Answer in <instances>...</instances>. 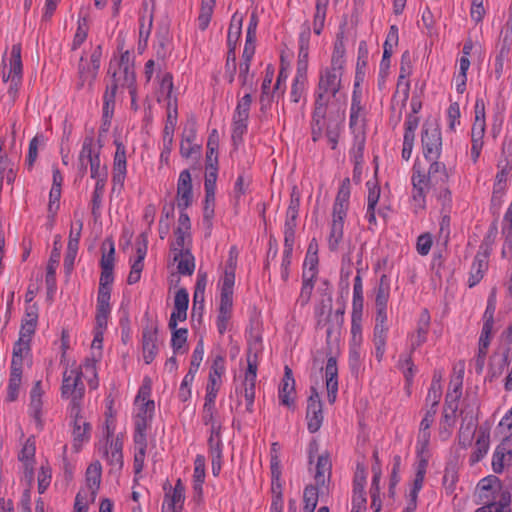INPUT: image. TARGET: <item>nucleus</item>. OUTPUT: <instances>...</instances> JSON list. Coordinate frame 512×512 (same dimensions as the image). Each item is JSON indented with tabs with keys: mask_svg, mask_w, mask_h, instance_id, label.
<instances>
[{
	"mask_svg": "<svg viewBox=\"0 0 512 512\" xmlns=\"http://www.w3.org/2000/svg\"><path fill=\"white\" fill-rule=\"evenodd\" d=\"M342 61L331 60V66L320 72L313 114V140L316 141L325 130L328 143L335 149L344 118L341 104L345 95L341 92Z\"/></svg>",
	"mask_w": 512,
	"mask_h": 512,
	"instance_id": "1",
	"label": "nucleus"
},
{
	"mask_svg": "<svg viewBox=\"0 0 512 512\" xmlns=\"http://www.w3.org/2000/svg\"><path fill=\"white\" fill-rule=\"evenodd\" d=\"M151 385L145 381L139 388L134 402V461L133 469L135 474L142 472L144 468L147 450V429L150 427L154 412L155 403L150 399Z\"/></svg>",
	"mask_w": 512,
	"mask_h": 512,
	"instance_id": "2",
	"label": "nucleus"
},
{
	"mask_svg": "<svg viewBox=\"0 0 512 512\" xmlns=\"http://www.w3.org/2000/svg\"><path fill=\"white\" fill-rule=\"evenodd\" d=\"M262 352V340L255 337L249 340L247 352V368L241 378V383L236 386L238 401L241 404L242 399L245 403V411L252 413L254 411L255 386L258 370V354Z\"/></svg>",
	"mask_w": 512,
	"mask_h": 512,
	"instance_id": "3",
	"label": "nucleus"
},
{
	"mask_svg": "<svg viewBox=\"0 0 512 512\" xmlns=\"http://www.w3.org/2000/svg\"><path fill=\"white\" fill-rule=\"evenodd\" d=\"M350 189L345 182L340 186L332 211V221L329 234L327 236L328 247L330 251H338L344 242V219L346 218L349 207Z\"/></svg>",
	"mask_w": 512,
	"mask_h": 512,
	"instance_id": "4",
	"label": "nucleus"
},
{
	"mask_svg": "<svg viewBox=\"0 0 512 512\" xmlns=\"http://www.w3.org/2000/svg\"><path fill=\"white\" fill-rule=\"evenodd\" d=\"M310 32L305 30L299 37V55L297 62L296 74L293 80L292 91L290 92V100L295 103H305L308 87V45Z\"/></svg>",
	"mask_w": 512,
	"mask_h": 512,
	"instance_id": "5",
	"label": "nucleus"
},
{
	"mask_svg": "<svg viewBox=\"0 0 512 512\" xmlns=\"http://www.w3.org/2000/svg\"><path fill=\"white\" fill-rule=\"evenodd\" d=\"M80 372L76 371V368H67L63 372L62 384H61V398L67 400L68 413L77 415L79 411H82V404L85 395V386L80 378Z\"/></svg>",
	"mask_w": 512,
	"mask_h": 512,
	"instance_id": "6",
	"label": "nucleus"
},
{
	"mask_svg": "<svg viewBox=\"0 0 512 512\" xmlns=\"http://www.w3.org/2000/svg\"><path fill=\"white\" fill-rule=\"evenodd\" d=\"M21 44H13L10 51L9 63L2 59V81L8 83L7 94L14 102L17 98L23 78V65L21 60Z\"/></svg>",
	"mask_w": 512,
	"mask_h": 512,
	"instance_id": "7",
	"label": "nucleus"
},
{
	"mask_svg": "<svg viewBox=\"0 0 512 512\" xmlns=\"http://www.w3.org/2000/svg\"><path fill=\"white\" fill-rule=\"evenodd\" d=\"M318 326L326 328L328 339L337 338L344 322V310L332 312V297L330 293L322 296L315 310Z\"/></svg>",
	"mask_w": 512,
	"mask_h": 512,
	"instance_id": "8",
	"label": "nucleus"
},
{
	"mask_svg": "<svg viewBox=\"0 0 512 512\" xmlns=\"http://www.w3.org/2000/svg\"><path fill=\"white\" fill-rule=\"evenodd\" d=\"M109 72H112L113 83L110 87H115V91L118 88H126L129 94H135V70L134 63L129 51L121 53L120 58L111 61Z\"/></svg>",
	"mask_w": 512,
	"mask_h": 512,
	"instance_id": "9",
	"label": "nucleus"
},
{
	"mask_svg": "<svg viewBox=\"0 0 512 512\" xmlns=\"http://www.w3.org/2000/svg\"><path fill=\"white\" fill-rule=\"evenodd\" d=\"M123 436H114V428L106 425L105 435L98 444V453L111 469L120 470L123 466Z\"/></svg>",
	"mask_w": 512,
	"mask_h": 512,
	"instance_id": "10",
	"label": "nucleus"
},
{
	"mask_svg": "<svg viewBox=\"0 0 512 512\" xmlns=\"http://www.w3.org/2000/svg\"><path fill=\"white\" fill-rule=\"evenodd\" d=\"M251 104L252 95L251 93H246L243 97L238 99L233 112L231 137L236 146L242 143L243 136L247 132Z\"/></svg>",
	"mask_w": 512,
	"mask_h": 512,
	"instance_id": "11",
	"label": "nucleus"
},
{
	"mask_svg": "<svg viewBox=\"0 0 512 512\" xmlns=\"http://www.w3.org/2000/svg\"><path fill=\"white\" fill-rule=\"evenodd\" d=\"M424 157L427 160H438L442 150V136L435 123H425L421 137Z\"/></svg>",
	"mask_w": 512,
	"mask_h": 512,
	"instance_id": "12",
	"label": "nucleus"
},
{
	"mask_svg": "<svg viewBox=\"0 0 512 512\" xmlns=\"http://www.w3.org/2000/svg\"><path fill=\"white\" fill-rule=\"evenodd\" d=\"M412 183V204L414 209L422 210L426 204V193L431 185L428 175L421 169L420 165L415 163L411 176Z\"/></svg>",
	"mask_w": 512,
	"mask_h": 512,
	"instance_id": "13",
	"label": "nucleus"
},
{
	"mask_svg": "<svg viewBox=\"0 0 512 512\" xmlns=\"http://www.w3.org/2000/svg\"><path fill=\"white\" fill-rule=\"evenodd\" d=\"M103 144L100 138H95L93 133L87 134L82 142V146L78 155L80 170L85 173L88 164L101 160L100 154Z\"/></svg>",
	"mask_w": 512,
	"mask_h": 512,
	"instance_id": "14",
	"label": "nucleus"
},
{
	"mask_svg": "<svg viewBox=\"0 0 512 512\" xmlns=\"http://www.w3.org/2000/svg\"><path fill=\"white\" fill-rule=\"evenodd\" d=\"M101 54V47L98 46L91 53L89 60L81 57L78 68V88H83L86 85L92 86L100 68Z\"/></svg>",
	"mask_w": 512,
	"mask_h": 512,
	"instance_id": "15",
	"label": "nucleus"
},
{
	"mask_svg": "<svg viewBox=\"0 0 512 512\" xmlns=\"http://www.w3.org/2000/svg\"><path fill=\"white\" fill-rule=\"evenodd\" d=\"M45 387L41 380L34 382L29 393L28 413L34 420L36 428L41 431L44 428L43 419V396L45 394Z\"/></svg>",
	"mask_w": 512,
	"mask_h": 512,
	"instance_id": "16",
	"label": "nucleus"
},
{
	"mask_svg": "<svg viewBox=\"0 0 512 512\" xmlns=\"http://www.w3.org/2000/svg\"><path fill=\"white\" fill-rule=\"evenodd\" d=\"M387 322V307H376L375 327L373 333V342L375 346V356L378 361H381L386 347V339L388 326Z\"/></svg>",
	"mask_w": 512,
	"mask_h": 512,
	"instance_id": "17",
	"label": "nucleus"
},
{
	"mask_svg": "<svg viewBox=\"0 0 512 512\" xmlns=\"http://www.w3.org/2000/svg\"><path fill=\"white\" fill-rule=\"evenodd\" d=\"M148 240L146 234L142 233L135 243V255L130 258L131 270L127 278L128 284L137 283L141 278L144 268V260L147 255Z\"/></svg>",
	"mask_w": 512,
	"mask_h": 512,
	"instance_id": "18",
	"label": "nucleus"
},
{
	"mask_svg": "<svg viewBox=\"0 0 512 512\" xmlns=\"http://www.w3.org/2000/svg\"><path fill=\"white\" fill-rule=\"evenodd\" d=\"M165 495L162 503V512H181L185 502V486L180 478L176 480L174 487L167 489L164 486Z\"/></svg>",
	"mask_w": 512,
	"mask_h": 512,
	"instance_id": "19",
	"label": "nucleus"
},
{
	"mask_svg": "<svg viewBox=\"0 0 512 512\" xmlns=\"http://www.w3.org/2000/svg\"><path fill=\"white\" fill-rule=\"evenodd\" d=\"M225 371V359L222 356H216L210 368L204 400L216 401L217 394L222 383L221 378L224 375Z\"/></svg>",
	"mask_w": 512,
	"mask_h": 512,
	"instance_id": "20",
	"label": "nucleus"
},
{
	"mask_svg": "<svg viewBox=\"0 0 512 512\" xmlns=\"http://www.w3.org/2000/svg\"><path fill=\"white\" fill-rule=\"evenodd\" d=\"M114 144L116 151L113 159L112 183L113 189H116V187L122 188L124 185L127 174V158L125 145L119 139H116Z\"/></svg>",
	"mask_w": 512,
	"mask_h": 512,
	"instance_id": "21",
	"label": "nucleus"
},
{
	"mask_svg": "<svg viewBox=\"0 0 512 512\" xmlns=\"http://www.w3.org/2000/svg\"><path fill=\"white\" fill-rule=\"evenodd\" d=\"M206 477V463L203 455H197L194 460V470L192 476V489L193 495L191 503L195 507H199L203 504V485Z\"/></svg>",
	"mask_w": 512,
	"mask_h": 512,
	"instance_id": "22",
	"label": "nucleus"
},
{
	"mask_svg": "<svg viewBox=\"0 0 512 512\" xmlns=\"http://www.w3.org/2000/svg\"><path fill=\"white\" fill-rule=\"evenodd\" d=\"M193 203V187L190 171L180 172L177 181L176 205L179 210H186Z\"/></svg>",
	"mask_w": 512,
	"mask_h": 512,
	"instance_id": "23",
	"label": "nucleus"
},
{
	"mask_svg": "<svg viewBox=\"0 0 512 512\" xmlns=\"http://www.w3.org/2000/svg\"><path fill=\"white\" fill-rule=\"evenodd\" d=\"M317 258L315 255L307 256L304 262V272H303V284L301 288V292L299 298L296 301V305L305 306L310 298L313 291V278L316 274Z\"/></svg>",
	"mask_w": 512,
	"mask_h": 512,
	"instance_id": "24",
	"label": "nucleus"
},
{
	"mask_svg": "<svg viewBox=\"0 0 512 512\" xmlns=\"http://www.w3.org/2000/svg\"><path fill=\"white\" fill-rule=\"evenodd\" d=\"M201 145L197 143V130L195 122H187L183 128L180 141V154L184 158L200 155Z\"/></svg>",
	"mask_w": 512,
	"mask_h": 512,
	"instance_id": "25",
	"label": "nucleus"
},
{
	"mask_svg": "<svg viewBox=\"0 0 512 512\" xmlns=\"http://www.w3.org/2000/svg\"><path fill=\"white\" fill-rule=\"evenodd\" d=\"M435 415L436 411H434V409H427L422 421L420 422L416 442V451L418 456L429 454V444L431 438L430 427L434 422Z\"/></svg>",
	"mask_w": 512,
	"mask_h": 512,
	"instance_id": "26",
	"label": "nucleus"
},
{
	"mask_svg": "<svg viewBox=\"0 0 512 512\" xmlns=\"http://www.w3.org/2000/svg\"><path fill=\"white\" fill-rule=\"evenodd\" d=\"M237 257V249L236 247L233 246L229 250V255L226 261L224 274L220 280V294L233 295Z\"/></svg>",
	"mask_w": 512,
	"mask_h": 512,
	"instance_id": "27",
	"label": "nucleus"
},
{
	"mask_svg": "<svg viewBox=\"0 0 512 512\" xmlns=\"http://www.w3.org/2000/svg\"><path fill=\"white\" fill-rule=\"evenodd\" d=\"M68 414L73 419V448L78 452L83 444L90 440L91 425L83 418L82 411H79L77 415Z\"/></svg>",
	"mask_w": 512,
	"mask_h": 512,
	"instance_id": "28",
	"label": "nucleus"
},
{
	"mask_svg": "<svg viewBox=\"0 0 512 512\" xmlns=\"http://www.w3.org/2000/svg\"><path fill=\"white\" fill-rule=\"evenodd\" d=\"M115 87H107L103 94L102 123L99 129L100 136L110 129L115 109Z\"/></svg>",
	"mask_w": 512,
	"mask_h": 512,
	"instance_id": "29",
	"label": "nucleus"
},
{
	"mask_svg": "<svg viewBox=\"0 0 512 512\" xmlns=\"http://www.w3.org/2000/svg\"><path fill=\"white\" fill-rule=\"evenodd\" d=\"M512 462V441L502 440L496 447L493 459L492 468L495 473H502L504 468Z\"/></svg>",
	"mask_w": 512,
	"mask_h": 512,
	"instance_id": "30",
	"label": "nucleus"
},
{
	"mask_svg": "<svg viewBox=\"0 0 512 512\" xmlns=\"http://www.w3.org/2000/svg\"><path fill=\"white\" fill-rule=\"evenodd\" d=\"M254 55L255 49L244 47L242 59L239 64L238 79L241 83V86L247 87L249 92L252 90L254 85V74L250 72V66Z\"/></svg>",
	"mask_w": 512,
	"mask_h": 512,
	"instance_id": "31",
	"label": "nucleus"
},
{
	"mask_svg": "<svg viewBox=\"0 0 512 512\" xmlns=\"http://www.w3.org/2000/svg\"><path fill=\"white\" fill-rule=\"evenodd\" d=\"M97 362L98 360L95 357H91L86 358L80 365L73 364L70 366L80 372V378H84L89 388L93 390L97 389L99 386Z\"/></svg>",
	"mask_w": 512,
	"mask_h": 512,
	"instance_id": "32",
	"label": "nucleus"
},
{
	"mask_svg": "<svg viewBox=\"0 0 512 512\" xmlns=\"http://www.w3.org/2000/svg\"><path fill=\"white\" fill-rule=\"evenodd\" d=\"M157 331L153 328H145L142 332V355L146 364H150L158 353Z\"/></svg>",
	"mask_w": 512,
	"mask_h": 512,
	"instance_id": "33",
	"label": "nucleus"
},
{
	"mask_svg": "<svg viewBox=\"0 0 512 512\" xmlns=\"http://www.w3.org/2000/svg\"><path fill=\"white\" fill-rule=\"evenodd\" d=\"M458 404L445 402L443 414L439 423V436L446 441L452 434V428L456 422Z\"/></svg>",
	"mask_w": 512,
	"mask_h": 512,
	"instance_id": "34",
	"label": "nucleus"
},
{
	"mask_svg": "<svg viewBox=\"0 0 512 512\" xmlns=\"http://www.w3.org/2000/svg\"><path fill=\"white\" fill-rule=\"evenodd\" d=\"M35 439L33 437H29L26 439L25 443L21 451L19 452L18 459L22 462L25 470V476L32 479L33 477V469L35 463Z\"/></svg>",
	"mask_w": 512,
	"mask_h": 512,
	"instance_id": "35",
	"label": "nucleus"
},
{
	"mask_svg": "<svg viewBox=\"0 0 512 512\" xmlns=\"http://www.w3.org/2000/svg\"><path fill=\"white\" fill-rule=\"evenodd\" d=\"M306 418L308 430L311 433L317 432L323 422L322 405L317 398H309Z\"/></svg>",
	"mask_w": 512,
	"mask_h": 512,
	"instance_id": "36",
	"label": "nucleus"
},
{
	"mask_svg": "<svg viewBox=\"0 0 512 512\" xmlns=\"http://www.w3.org/2000/svg\"><path fill=\"white\" fill-rule=\"evenodd\" d=\"M337 375L338 368L336 359L334 357H330L325 367L327 397L330 403H334L336 400L338 391Z\"/></svg>",
	"mask_w": 512,
	"mask_h": 512,
	"instance_id": "37",
	"label": "nucleus"
},
{
	"mask_svg": "<svg viewBox=\"0 0 512 512\" xmlns=\"http://www.w3.org/2000/svg\"><path fill=\"white\" fill-rule=\"evenodd\" d=\"M101 474L102 467L100 462L91 463L86 470V485L81 491L89 493L90 496H97L101 483Z\"/></svg>",
	"mask_w": 512,
	"mask_h": 512,
	"instance_id": "38",
	"label": "nucleus"
},
{
	"mask_svg": "<svg viewBox=\"0 0 512 512\" xmlns=\"http://www.w3.org/2000/svg\"><path fill=\"white\" fill-rule=\"evenodd\" d=\"M488 268V254L486 252H478L474 258L472 263L468 284L469 287H474L477 285L481 279L483 278L486 270Z\"/></svg>",
	"mask_w": 512,
	"mask_h": 512,
	"instance_id": "39",
	"label": "nucleus"
},
{
	"mask_svg": "<svg viewBox=\"0 0 512 512\" xmlns=\"http://www.w3.org/2000/svg\"><path fill=\"white\" fill-rule=\"evenodd\" d=\"M350 128L353 132L364 131L363 108L361 106L360 96L356 91L353 92L350 108Z\"/></svg>",
	"mask_w": 512,
	"mask_h": 512,
	"instance_id": "40",
	"label": "nucleus"
},
{
	"mask_svg": "<svg viewBox=\"0 0 512 512\" xmlns=\"http://www.w3.org/2000/svg\"><path fill=\"white\" fill-rule=\"evenodd\" d=\"M241 27H242V19H236V15L232 17L228 33H227V45L229 47V52L227 56L226 67L230 66V59L233 57L234 50L241 36Z\"/></svg>",
	"mask_w": 512,
	"mask_h": 512,
	"instance_id": "41",
	"label": "nucleus"
},
{
	"mask_svg": "<svg viewBox=\"0 0 512 512\" xmlns=\"http://www.w3.org/2000/svg\"><path fill=\"white\" fill-rule=\"evenodd\" d=\"M283 489L284 481L281 480V477L271 478L270 512H284Z\"/></svg>",
	"mask_w": 512,
	"mask_h": 512,
	"instance_id": "42",
	"label": "nucleus"
},
{
	"mask_svg": "<svg viewBox=\"0 0 512 512\" xmlns=\"http://www.w3.org/2000/svg\"><path fill=\"white\" fill-rule=\"evenodd\" d=\"M167 118L163 129L162 139L174 140V131L178 120L177 101H170L166 104Z\"/></svg>",
	"mask_w": 512,
	"mask_h": 512,
	"instance_id": "43",
	"label": "nucleus"
},
{
	"mask_svg": "<svg viewBox=\"0 0 512 512\" xmlns=\"http://www.w3.org/2000/svg\"><path fill=\"white\" fill-rule=\"evenodd\" d=\"M430 166L428 169V177L431 185L443 186L449 178L448 170L444 163L438 160H429Z\"/></svg>",
	"mask_w": 512,
	"mask_h": 512,
	"instance_id": "44",
	"label": "nucleus"
},
{
	"mask_svg": "<svg viewBox=\"0 0 512 512\" xmlns=\"http://www.w3.org/2000/svg\"><path fill=\"white\" fill-rule=\"evenodd\" d=\"M111 313L110 299L97 298L96 303V316L95 328L100 331H105L108 325V320Z\"/></svg>",
	"mask_w": 512,
	"mask_h": 512,
	"instance_id": "45",
	"label": "nucleus"
},
{
	"mask_svg": "<svg viewBox=\"0 0 512 512\" xmlns=\"http://www.w3.org/2000/svg\"><path fill=\"white\" fill-rule=\"evenodd\" d=\"M60 252L54 249L50 255L46 267L45 283L48 293H54L56 290V270L59 265Z\"/></svg>",
	"mask_w": 512,
	"mask_h": 512,
	"instance_id": "46",
	"label": "nucleus"
},
{
	"mask_svg": "<svg viewBox=\"0 0 512 512\" xmlns=\"http://www.w3.org/2000/svg\"><path fill=\"white\" fill-rule=\"evenodd\" d=\"M174 262L177 263V271L182 275H192L195 270V258L191 250L185 252H175L173 254Z\"/></svg>",
	"mask_w": 512,
	"mask_h": 512,
	"instance_id": "47",
	"label": "nucleus"
},
{
	"mask_svg": "<svg viewBox=\"0 0 512 512\" xmlns=\"http://www.w3.org/2000/svg\"><path fill=\"white\" fill-rule=\"evenodd\" d=\"M331 461L328 454L318 456L316 464L315 482L318 486H324L330 478Z\"/></svg>",
	"mask_w": 512,
	"mask_h": 512,
	"instance_id": "48",
	"label": "nucleus"
},
{
	"mask_svg": "<svg viewBox=\"0 0 512 512\" xmlns=\"http://www.w3.org/2000/svg\"><path fill=\"white\" fill-rule=\"evenodd\" d=\"M428 456L429 454H425L423 456H419L420 460L418 461L415 477L412 483V487L410 488L407 495H414L418 497L419 491L423 487L424 478L426 474V469L428 465Z\"/></svg>",
	"mask_w": 512,
	"mask_h": 512,
	"instance_id": "49",
	"label": "nucleus"
},
{
	"mask_svg": "<svg viewBox=\"0 0 512 512\" xmlns=\"http://www.w3.org/2000/svg\"><path fill=\"white\" fill-rule=\"evenodd\" d=\"M216 0H202L197 25L201 31L208 28L214 12Z\"/></svg>",
	"mask_w": 512,
	"mask_h": 512,
	"instance_id": "50",
	"label": "nucleus"
},
{
	"mask_svg": "<svg viewBox=\"0 0 512 512\" xmlns=\"http://www.w3.org/2000/svg\"><path fill=\"white\" fill-rule=\"evenodd\" d=\"M464 370L461 368L459 373L450 381L449 389L446 394L445 402L458 404V400L462 394Z\"/></svg>",
	"mask_w": 512,
	"mask_h": 512,
	"instance_id": "51",
	"label": "nucleus"
},
{
	"mask_svg": "<svg viewBox=\"0 0 512 512\" xmlns=\"http://www.w3.org/2000/svg\"><path fill=\"white\" fill-rule=\"evenodd\" d=\"M114 281L113 270L101 269L97 298L110 299L111 286Z\"/></svg>",
	"mask_w": 512,
	"mask_h": 512,
	"instance_id": "52",
	"label": "nucleus"
},
{
	"mask_svg": "<svg viewBox=\"0 0 512 512\" xmlns=\"http://www.w3.org/2000/svg\"><path fill=\"white\" fill-rule=\"evenodd\" d=\"M107 182H95L91 195V213L93 216L100 215Z\"/></svg>",
	"mask_w": 512,
	"mask_h": 512,
	"instance_id": "53",
	"label": "nucleus"
},
{
	"mask_svg": "<svg viewBox=\"0 0 512 512\" xmlns=\"http://www.w3.org/2000/svg\"><path fill=\"white\" fill-rule=\"evenodd\" d=\"M37 318L38 315L36 311L31 308L30 310H27L26 317L22 322L19 336L25 337L28 339H32V336L35 333L36 325H37Z\"/></svg>",
	"mask_w": 512,
	"mask_h": 512,
	"instance_id": "54",
	"label": "nucleus"
},
{
	"mask_svg": "<svg viewBox=\"0 0 512 512\" xmlns=\"http://www.w3.org/2000/svg\"><path fill=\"white\" fill-rule=\"evenodd\" d=\"M390 294V280L386 275L380 277L379 285L376 291L375 307H387Z\"/></svg>",
	"mask_w": 512,
	"mask_h": 512,
	"instance_id": "55",
	"label": "nucleus"
},
{
	"mask_svg": "<svg viewBox=\"0 0 512 512\" xmlns=\"http://www.w3.org/2000/svg\"><path fill=\"white\" fill-rule=\"evenodd\" d=\"M201 420L206 426L222 421L216 409V401H204Z\"/></svg>",
	"mask_w": 512,
	"mask_h": 512,
	"instance_id": "56",
	"label": "nucleus"
},
{
	"mask_svg": "<svg viewBox=\"0 0 512 512\" xmlns=\"http://www.w3.org/2000/svg\"><path fill=\"white\" fill-rule=\"evenodd\" d=\"M354 133V142L350 150V155L354 160L355 164H360L363 160L364 148H365V133L364 131H357Z\"/></svg>",
	"mask_w": 512,
	"mask_h": 512,
	"instance_id": "57",
	"label": "nucleus"
},
{
	"mask_svg": "<svg viewBox=\"0 0 512 512\" xmlns=\"http://www.w3.org/2000/svg\"><path fill=\"white\" fill-rule=\"evenodd\" d=\"M174 234L175 240L171 244L172 253L190 251L192 245L191 234L183 231H175Z\"/></svg>",
	"mask_w": 512,
	"mask_h": 512,
	"instance_id": "58",
	"label": "nucleus"
},
{
	"mask_svg": "<svg viewBox=\"0 0 512 512\" xmlns=\"http://www.w3.org/2000/svg\"><path fill=\"white\" fill-rule=\"evenodd\" d=\"M22 384V376L9 375V380L6 388L5 401L14 402L18 399Z\"/></svg>",
	"mask_w": 512,
	"mask_h": 512,
	"instance_id": "59",
	"label": "nucleus"
},
{
	"mask_svg": "<svg viewBox=\"0 0 512 512\" xmlns=\"http://www.w3.org/2000/svg\"><path fill=\"white\" fill-rule=\"evenodd\" d=\"M489 449V436L485 432L478 435L476 441L475 451L471 455V461L476 463L480 461L488 452Z\"/></svg>",
	"mask_w": 512,
	"mask_h": 512,
	"instance_id": "60",
	"label": "nucleus"
},
{
	"mask_svg": "<svg viewBox=\"0 0 512 512\" xmlns=\"http://www.w3.org/2000/svg\"><path fill=\"white\" fill-rule=\"evenodd\" d=\"M196 374L197 373L188 370L187 374L184 376L178 391V398L182 402H186L191 398V388Z\"/></svg>",
	"mask_w": 512,
	"mask_h": 512,
	"instance_id": "61",
	"label": "nucleus"
},
{
	"mask_svg": "<svg viewBox=\"0 0 512 512\" xmlns=\"http://www.w3.org/2000/svg\"><path fill=\"white\" fill-rule=\"evenodd\" d=\"M89 31V25L86 17L78 19V26L72 41V49H78L86 40Z\"/></svg>",
	"mask_w": 512,
	"mask_h": 512,
	"instance_id": "62",
	"label": "nucleus"
},
{
	"mask_svg": "<svg viewBox=\"0 0 512 512\" xmlns=\"http://www.w3.org/2000/svg\"><path fill=\"white\" fill-rule=\"evenodd\" d=\"M442 396V386L439 385V379L432 380L428 395L426 398V404L429 406L428 409H434L437 412V406Z\"/></svg>",
	"mask_w": 512,
	"mask_h": 512,
	"instance_id": "63",
	"label": "nucleus"
},
{
	"mask_svg": "<svg viewBox=\"0 0 512 512\" xmlns=\"http://www.w3.org/2000/svg\"><path fill=\"white\" fill-rule=\"evenodd\" d=\"M303 512H314L318 503V489L314 486H307L303 493Z\"/></svg>",
	"mask_w": 512,
	"mask_h": 512,
	"instance_id": "64",
	"label": "nucleus"
}]
</instances>
